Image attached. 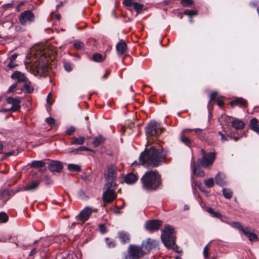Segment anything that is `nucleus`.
Here are the masks:
<instances>
[{
	"label": "nucleus",
	"instance_id": "nucleus-2",
	"mask_svg": "<svg viewBox=\"0 0 259 259\" xmlns=\"http://www.w3.org/2000/svg\"><path fill=\"white\" fill-rule=\"evenodd\" d=\"M141 180L142 187L146 190H155L161 185L160 177L155 171H149L146 172Z\"/></svg>",
	"mask_w": 259,
	"mask_h": 259
},
{
	"label": "nucleus",
	"instance_id": "nucleus-13",
	"mask_svg": "<svg viewBox=\"0 0 259 259\" xmlns=\"http://www.w3.org/2000/svg\"><path fill=\"white\" fill-rule=\"evenodd\" d=\"M40 180H32L21 188V191H34L37 189L40 184Z\"/></svg>",
	"mask_w": 259,
	"mask_h": 259
},
{
	"label": "nucleus",
	"instance_id": "nucleus-53",
	"mask_svg": "<svg viewBox=\"0 0 259 259\" xmlns=\"http://www.w3.org/2000/svg\"><path fill=\"white\" fill-rule=\"evenodd\" d=\"M43 180L46 185H49L52 183V180L47 175L44 177Z\"/></svg>",
	"mask_w": 259,
	"mask_h": 259
},
{
	"label": "nucleus",
	"instance_id": "nucleus-10",
	"mask_svg": "<svg viewBox=\"0 0 259 259\" xmlns=\"http://www.w3.org/2000/svg\"><path fill=\"white\" fill-rule=\"evenodd\" d=\"M117 176L116 167L113 165H109L105 173V178L107 182H113Z\"/></svg>",
	"mask_w": 259,
	"mask_h": 259
},
{
	"label": "nucleus",
	"instance_id": "nucleus-29",
	"mask_svg": "<svg viewBox=\"0 0 259 259\" xmlns=\"http://www.w3.org/2000/svg\"><path fill=\"white\" fill-rule=\"evenodd\" d=\"M105 141V139L101 136H99L96 137L94 140L93 141V144L94 146L97 147L101 143H103Z\"/></svg>",
	"mask_w": 259,
	"mask_h": 259
},
{
	"label": "nucleus",
	"instance_id": "nucleus-4",
	"mask_svg": "<svg viewBox=\"0 0 259 259\" xmlns=\"http://www.w3.org/2000/svg\"><path fill=\"white\" fill-rule=\"evenodd\" d=\"M116 184L113 182H107L105 184L103 193V201L106 203L113 202L116 198Z\"/></svg>",
	"mask_w": 259,
	"mask_h": 259
},
{
	"label": "nucleus",
	"instance_id": "nucleus-44",
	"mask_svg": "<svg viewBox=\"0 0 259 259\" xmlns=\"http://www.w3.org/2000/svg\"><path fill=\"white\" fill-rule=\"evenodd\" d=\"M181 141L188 146H190L192 144V141L186 136H182L181 137Z\"/></svg>",
	"mask_w": 259,
	"mask_h": 259
},
{
	"label": "nucleus",
	"instance_id": "nucleus-5",
	"mask_svg": "<svg viewBox=\"0 0 259 259\" xmlns=\"http://www.w3.org/2000/svg\"><path fill=\"white\" fill-rule=\"evenodd\" d=\"M201 153L202 157L198 159L199 164L203 167L210 168L215 159L216 153L215 152L206 153L205 150L202 149Z\"/></svg>",
	"mask_w": 259,
	"mask_h": 259
},
{
	"label": "nucleus",
	"instance_id": "nucleus-22",
	"mask_svg": "<svg viewBox=\"0 0 259 259\" xmlns=\"http://www.w3.org/2000/svg\"><path fill=\"white\" fill-rule=\"evenodd\" d=\"M118 237L121 242L123 243H128L130 241V236L129 234L126 232H119L118 233Z\"/></svg>",
	"mask_w": 259,
	"mask_h": 259
},
{
	"label": "nucleus",
	"instance_id": "nucleus-16",
	"mask_svg": "<svg viewBox=\"0 0 259 259\" xmlns=\"http://www.w3.org/2000/svg\"><path fill=\"white\" fill-rule=\"evenodd\" d=\"M117 54L119 56L126 52L127 45L123 40H120L116 46Z\"/></svg>",
	"mask_w": 259,
	"mask_h": 259
},
{
	"label": "nucleus",
	"instance_id": "nucleus-23",
	"mask_svg": "<svg viewBox=\"0 0 259 259\" xmlns=\"http://www.w3.org/2000/svg\"><path fill=\"white\" fill-rule=\"evenodd\" d=\"M11 77L13 79H17L18 82H25L26 80V78L24 74L18 71L14 72L12 75Z\"/></svg>",
	"mask_w": 259,
	"mask_h": 259
},
{
	"label": "nucleus",
	"instance_id": "nucleus-59",
	"mask_svg": "<svg viewBox=\"0 0 259 259\" xmlns=\"http://www.w3.org/2000/svg\"><path fill=\"white\" fill-rule=\"evenodd\" d=\"M15 152L14 151H10V152H7V153H6L4 156L5 157H9L12 155H14L15 154Z\"/></svg>",
	"mask_w": 259,
	"mask_h": 259
},
{
	"label": "nucleus",
	"instance_id": "nucleus-18",
	"mask_svg": "<svg viewBox=\"0 0 259 259\" xmlns=\"http://www.w3.org/2000/svg\"><path fill=\"white\" fill-rule=\"evenodd\" d=\"M192 169L194 174L199 177H203L205 175L204 171L200 167L199 165L193 162L192 164Z\"/></svg>",
	"mask_w": 259,
	"mask_h": 259
},
{
	"label": "nucleus",
	"instance_id": "nucleus-48",
	"mask_svg": "<svg viewBox=\"0 0 259 259\" xmlns=\"http://www.w3.org/2000/svg\"><path fill=\"white\" fill-rule=\"evenodd\" d=\"M24 89L28 93H31L33 91V88L28 83H25Z\"/></svg>",
	"mask_w": 259,
	"mask_h": 259
},
{
	"label": "nucleus",
	"instance_id": "nucleus-61",
	"mask_svg": "<svg viewBox=\"0 0 259 259\" xmlns=\"http://www.w3.org/2000/svg\"><path fill=\"white\" fill-rule=\"evenodd\" d=\"M51 96H52V94H51V93H50L48 94V97H47V103H48V104H50V105H51V104H52V103L50 102V98H51Z\"/></svg>",
	"mask_w": 259,
	"mask_h": 259
},
{
	"label": "nucleus",
	"instance_id": "nucleus-9",
	"mask_svg": "<svg viewBox=\"0 0 259 259\" xmlns=\"http://www.w3.org/2000/svg\"><path fill=\"white\" fill-rule=\"evenodd\" d=\"M34 19L33 13L30 10H27L22 13L19 16V22L22 25H25L34 21Z\"/></svg>",
	"mask_w": 259,
	"mask_h": 259
},
{
	"label": "nucleus",
	"instance_id": "nucleus-33",
	"mask_svg": "<svg viewBox=\"0 0 259 259\" xmlns=\"http://www.w3.org/2000/svg\"><path fill=\"white\" fill-rule=\"evenodd\" d=\"M204 183L207 188H211L213 186L214 182L213 179L210 178L209 179L205 180L204 181Z\"/></svg>",
	"mask_w": 259,
	"mask_h": 259
},
{
	"label": "nucleus",
	"instance_id": "nucleus-62",
	"mask_svg": "<svg viewBox=\"0 0 259 259\" xmlns=\"http://www.w3.org/2000/svg\"><path fill=\"white\" fill-rule=\"evenodd\" d=\"M17 56H18V55H17V54H13V55L10 57V60H11V61H14V60L16 59V58H17Z\"/></svg>",
	"mask_w": 259,
	"mask_h": 259
},
{
	"label": "nucleus",
	"instance_id": "nucleus-19",
	"mask_svg": "<svg viewBox=\"0 0 259 259\" xmlns=\"http://www.w3.org/2000/svg\"><path fill=\"white\" fill-rule=\"evenodd\" d=\"M138 177L133 173H129L125 176L124 181L127 184H132L135 183L138 180Z\"/></svg>",
	"mask_w": 259,
	"mask_h": 259
},
{
	"label": "nucleus",
	"instance_id": "nucleus-34",
	"mask_svg": "<svg viewBox=\"0 0 259 259\" xmlns=\"http://www.w3.org/2000/svg\"><path fill=\"white\" fill-rule=\"evenodd\" d=\"M8 194V192L6 191H4L0 193V206H3L4 204L6 203L7 201V199L4 198V196L7 195Z\"/></svg>",
	"mask_w": 259,
	"mask_h": 259
},
{
	"label": "nucleus",
	"instance_id": "nucleus-24",
	"mask_svg": "<svg viewBox=\"0 0 259 259\" xmlns=\"http://www.w3.org/2000/svg\"><path fill=\"white\" fill-rule=\"evenodd\" d=\"M246 104V101L244 100L242 98H238L232 101L230 103V105L232 107L236 106H239L240 107L245 106Z\"/></svg>",
	"mask_w": 259,
	"mask_h": 259
},
{
	"label": "nucleus",
	"instance_id": "nucleus-51",
	"mask_svg": "<svg viewBox=\"0 0 259 259\" xmlns=\"http://www.w3.org/2000/svg\"><path fill=\"white\" fill-rule=\"evenodd\" d=\"M47 123L50 125H53L55 123V121L54 118L51 117H48L46 119Z\"/></svg>",
	"mask_w": 259,
	"mask_h": 259
},
{
	"label": "nucleus",
	"instance_id": "nucleus-56",
	"mask_svg": "<svg viewBox=\"0 0 259 259\" xmlns=\"http://www.w3.org/2000/svg\"><path fill=\"white\" fill-rule=\"evenodd\" d=\"M219 134L221 136L222 142H224L228 140L227 137H226L221 132H219Z\"/></svg>",
	"mask_w": 259,
	"mask_h": 259
},
{
	"label": "nucleus",
	"instance_id": "nucleus-31",
	"mask_svg": "<svg viewBox=\"0 0 259 259\" xmlns=\"http://www.w3.org/2000/svg\"><path fill=\"white\" fill-rule=\"evenodd\" d=\"M231 225L233 226L234 227L238 229L239 231H241L243 233H244V230L246 229L247 227H243L240 223L239 222H232L230 224Z\"/></svg>",
	"mask_w": 259,
	"mask_h": 259
},
{
	"label": "nucleus",
	"instance_id": "nucleus-60",
	"mask_svg": "<svg viewBox=\"0 0 259 259\" xmlns=\"http://www.w3.org/2000/svg\"><path fill=\"white\" fill-rule=\"evenodd\" d=\"M217 104L219 107H222L224 104V101L222 100L217 99Z\"/></svg>",
	"mask_w": 259,
	"mask_h": 259
},
{
	"label": "nucleus",
	"instance_id": "nucleus-42",
	"mask_svg": "<svg viewBox=\"0 0 259 259\" xmlns=\"http://www.w3.org/2000/svg\"><path fill=\"white\" fill-rule=\"evenodd\" d=\"M209 244H207L203 248V255L205 259L209 258Z\"/></svg>",
	"mask_w": 259,
	"mask_h": 259
},
{
	"label": "nucleus",
	"instance_id": "nucleus-3",
	"mask_svg": "<svg viewBox=\"0 0 259 259\" xmlns=\"http://www.w3.org/2000/svg\"><path fill=\"white\" fill-rule=\"evenodd\" d=\"M163 127L159 122L151 121L145 127L148 143L154 141L161 134Z\"/></svg>",
	"mask_w": 259,
	"mask_h": 259
},
{
	"label": "nucleus",
	"instance_id": "nucleus-21",
	"mask_svg": "<svg viewBox=\"0 0 259 259\" xmlns=\"http://www.w3.org/2000/svg\"><path fill=\"white\" fill-rule=\"evenodd\" d=\"M243 234L246 236L249 240L251 242L256 241L258 240V237L257 236L250 231V230L248 228H246V229L244 230Z\"/></svg>",
	"mask_w": 259,
	"mask_h": 259
},
{
	"label": "nucleus",
	"instance_id": "nucleus-63",
	"mask_svg": "<svg viewBox=\"0 0 259 259\" xmlns=\"http://www.w3.org/2000/svg\"><path fill=\"white\" fill-rule=\"evenodd\" d=\"M13 6V4H12V3H10V4H6L5 5H4V8H12Z\"/></svg>",
	"mask_w": 259,
	"mask_h": 259
},
{
	"label": "nucleus",
	"instance_id": "nucleus-7",
	"mask_svg": "<svg viewBox=\"0 0 259 259\" xmlns=\"http://www.w3.org/2000/svg\"><path fill=\"white\" fill-rule=\"evenodd\" d=\"M146 254L143 247L131 244L128 248V254L132 259H139Z\"/></svg>",
	"mask_w": 259,
	"mask_h": 259
},
{
	"label": "nucleus",
	"instance_id": "nucleus-45",
	"mask_svg": "<svg viewBox=\"0 0 259 259\" xmlns=\"http://www.w3.org/2000/svg\"><path fill=\"white\" fill-rule=\"evenodd\" d=\"M184 14H185L186 15L189 16L190 17H192L193 16L197 15V12L195 10H186L184 11Z\"/></svg>",
	"mask_w": 259,
	"mask_h": 259
},
{
	"label": "nucleus",
	"instance_id": "nucleus-36",
	"mask_svg": "<svg viewBox=\"0 0 259 259\" xmlns=\"http://www.w3.org/2000/svg\"><path fill=\"white\" fill-rule=\"evenodd\" d=\"M207 211L213 217L217 218L221 217V214L218 211H215L212 208H208Z\"/></svg>",
	"mask_w": 259,
	"mask_h": 259
},
{
	"label": "nucleus",
	"instance_id": "nucleus-17",
	"mask_svg": "<svg viewBox=\"0 0 259 259\" xmlns=\"http://www.w3.org/2000/svg\"><path fill=\"white\" fill-rule=\"evenodd\" d=\"M49 168L51 171L59 172L62 169L63 166L59 161H53L50 163Z\"/></svg>",
	"mask_w": 259,
	"mask_h": 259
},
{
	"label": "nucleus",
	"instance_id": "nucleus-54",
	"mask_svg": "<svg viewBox=\"0 0 259 259\" xmlns=\"http://www.w3.org/2000/svg\"><path fill=\"white\" fill-rule=\"evenodd\" d=\"M17 83L16 82L13 83L12 85H11L9 87L7 92L8 93L13 92L15 90V89L17 88Z\"/></svg>",
	"mask_w": 259,
	"mask_h": 259
},
{
	"label": "nucleus",
	"instance_id": "nucleus-30",
	"mask_svg": "<svg viewBox=\"0 0 259 259\" xmlns=\"http://www.w3.org/2000/svg\"><path fill=\"white\" fill-rule=\"evenodd\" d=\"M45 165V163L41 160L33 161L31 164V167L35 168H41Z\"/></svg>",
	"mask_w": 259,
	"mask_h": 259
},
{
	"label": "nucleus",
	"instance_id": "nucleus-57",
	"mask_svg": "<svg viewBox=\"0 0 259 259\" xmlns=\"http://www.w3.org/2000/svg\"><path fill=\"white\" fill-rule=\"evenodd\" d=\"M99 229H100V232L104 234L106 232V227L104 225H102V224L100 225L99 226Z\"/></svg>",
	"mask_w": 259,
	"mask_h": 259
},
{
	"label": "nucleus",
	"instance_id": "nucleus-49",
	"mask_svg": "<svg viewBox=\"0 0 259 259\" xmlns=\"http://www.w3.org/2000/svg\"><path fill=\"white\" fill-rule=\"evenodd\" d=\"M74 47L77 50H81L83 48V44L79 41H75L74 43Z\"/></svg>",
	"mask_w": 259,
	"mask_h": 259
},
{
	"label": "nucleus",
	"instance_id": "nucleus-38",
	"mask_svg": "<svg viewBox=\"0 0 259 259\" xmlns=\"http://www.w3.org/2000/svg\"><path fill=\"white\" fill-rule=\"evenodd\" d=\"M90 149L84 146H80V147L74 149L70 151L71 153L77 154L78 151H89Z\"/></svg>",
	"mask_w": 259,
	"mask_h": 259
},
{
	"label": "nucleus",
	"instance_id": "nucleus-1",
	"mask_svg": "<svg viewBox=\"0 0 259 259\" xmlns=\"http://www.w3.org/2000/svg\"><path fill=\"white\" fill-rule=\"evenodd\" d=\"M166 155V152L160 146H151L141 153L140 162L148 168L157 167L164 161Z\"/></svg>",
	"mask_w": 259,
	"mask_h": 259
},
{
	"label": "nucleus",
	"instance_id": "nucleus-43",
	"mask_svg": "<svg viewBox=\"0 0 259 259\" xmlns=\"http://www.w3.org/2000/svg\"><path fill=\"white\" fill-rule=\"evenodd\" d=\"M192 130L195 132L196 134L201 140L204 139L205 137L203 134H202V130L201 129L195 128L193 129Z\"/></svg>",
	"mask_w": 259,
	"mask_h": 259
},
{
	"label": "nucleus",
	"instance_id": "nucleus-40",
	"mask_svg": "<svg viewBox=\"0 0 259 259\" xmlns=\"http://www.w3.org/2000/svg\"><path fill=\"white\" fill-rule=\"evenodd\" d=\"M134 1V0H124L122 3L128 10H131L130 8L133 5Z\"/></svg>",
	"mask_w": 259,
	"mask_h": 259
},
{
	"label": "nucleus",
	"instance_id": "nucleus-50",
	"mask_svg": "<svg viewBox=\"0 0 259 259\" xmlns=\"http://www.w3.org/2000/svg\"><path fill=\"white\" fill-rule=\"evenodd\" d=\"M75 128L73 126L69 127L66 131V134L68 135H73L75 132Z\"/></svg>",
	"mask_w": 259,
	"mask_h": 259
},
{
	"label": "nucleus",
	"instance_id": "nucleus-14",
	"mask_svg": "<svg viewBox=\"0 0 259 259\" xmlns=\"http://www.w3.org/2000/svg\"><path fill=\"white\" fill-rule=\"evenodd\" d=\"M158 242L155 240L148 238L145 241H143L142 246L145 250L149 251L152 248L157 247Z\"/></svg>",
	"mask_w": 259,
	"mask_h": 259
},
{
	"label": "nucleus",
	"instance_id": "nucleus-55",
	"mask_svg": "<svg viewBox=\"0 0 259 259\" xmlns=\"http://www.w3.org/2000/svg\"><path fill=\"white\" fill-rule=\"evenodd\" d=\"M218 95V93L217 92H213L211 93L210 95V100L209 102L211 101L214 100Z\"/></svg>",
	"mask_w": 259,
	"mask_h": 259
},
{
	"label": "nucleus",
	"instance_id": "nucleus-15",
	"mask_svg": "<svg viewBox=\"0 0 259 259\" xmlns=\"http://www.w3.org/2000/svg\"><path fill=\"white\" fill-rule=\"evenodd\" d=\"M7 102L8 103L12 104V106L11 108L12 111L16 112L20 110L21 102L19 99L9 97L7 99Z\"/></svg>",
	"mask_w": 259,
	"mask_h": 259
},
{
	"label": "nucleus",
	"instance_id": "nucleus-8",
	"mask_svg": "<svg viewBox=\"0 0 259 259\" xmlns=\"http://www.w3.org/2000/svg\"><path fill=\"white\" fill-rule=\"evenodd\" d=\"M34 69L40 75H46L48 71V61L45 57H41L34 64Z\"/></svg>",
	"mask_w": 259,
	"mask_h": 259
},
{
	"label": "nucleus",
	"instance_id": "nucleus-64",
	"mask_svg": "<svg viewBox=\"0 0 259 259\" xmlns=\"http://www.w3.org/2000/svg\"><path fill=\"white\" fill-rule=\"evenodd\" d=\"M36 249L35 248L32 249L29 253V255H30V256L33 255L36 253Z\"/></svg>",
	"mask_w": 259,
	"mask_h": 259
},
{
	"label": "nucleus",
	"instance_id": "nucleus-12",
	"mask_svg": "<svg viewBox=\"0 0 259 259\" xmlns=\"http://www.w3.org/2000/svg\"><path fill=\"white\" fill-rule=\"evenodd\" d=\"M162 223L158 220H151L146 222L145 227L149 231H155L158 230Z\"/></svg>",
	"mask_w": 259,
	"mask_h": 259
},
{
	"label": "nucleus",
	"instance_id": "nucleus-35",
	"mask_svg": "<svg viewBox=\"0 0 259 259\" xmlns=\"http://www.w3.org/2000/svg\"><path fill=\"white\" fill-rule=\"evenodd\" d=\"M105 240L109 248H113L115 246L116 242L114 240L106 238Z\"/></svg>",
	"mask_w": 259,
	"mask_h": 259
},
{
	"label": "nucleus",
	"instance_id": "nucleus-39",
	"mask_svg": "<svg viewBox=\"0 0 259 259\" xmlns=\"http://www.w3.org/2000/svg\"><path fill=\"white\" fill-rule=\"evenodd\" d=\"M133 6L138 13L141 12L143 8V5L136 2L133 3Z\"/></svg>",
	"mask_w": 259,
	"mask_h": 259
},
{
	"label": "nucleus",
	"instance_id": "nucleus-11",
	"mask_svg": "<svg viewBox=\"0 0 259 259\" xmlns=\"http://www.w3.org/2000/svg\"><path fill=\"white\" fill-rule=\"evenodd\" d=\"M93 212V209L92 207L87 206L80 211L77 216V219L82 222H84L89 219Z\"/></svg>",
	"mask_w": 259,
	"mask_h": 259
},
{
	"label": "nucleus",
	"instance_id": "nucleus-25",
	"mask_svg": "<svg viewBox=\"0 0 259 259\" xmlns=\"http://www.w3.org/2000/svg\"><path fill=\"white\" fill-rule=\"evenodd\" d=\"M258 121L255 118H252L250 121V128L257 134H259Z\"/></svg>",
	"mask_w": 259,
	"mask_h": 259
},
{
	"label": "nucleus",
	"instance_id": "nucleus-27",
	"mask_svg": "<svg viewBox=\"0 0 259 259\" xmlns=\"http://www.w3.org/2000/svg\"><path fill=\"white\" fill-rule=\"evenodd\" d=\"M85 138L83 137H79L78 138L73 137L71 141V145H81L83 144Z\"/></svg>",
	"mask_w": 259,
	"mask_h": 259
},
{
	"label": "nucleus",
	"instance_id": "nucleus-20",
	"mask_svg": "<svg viewBox=\"0 0 259 259\" xmlns=\"http://www.w3.org/2000/svg\"><path fill=\"white\" fill-rule=\"evenodd\" d=\"M215 183L221 186L226 185L225 176L223 173L219 172L215 177Z\"/></svg>",
	"mask_w": 259,
	"mask_h": 259
},
{
	"label": "nucleus",
	"instance_id": "nucleus-32",
	"mask_svg": "<svg viewBox=\"0 0 259 259\" xmlns=\"http://www.w3.org/2000/svg\"><path fill=\"white\" fill-rule=\"evenodd\" d=\"M223 193L224 197L227 199H230L233 195V193L231 190L226 188L223 189Z\"/></svg>",
	"mask_w": 259,
	"mask_h": 259
},
{
	"label": "nucleus",
	"instance_id": "nucleus-47",
	"mask_svg": "<svg viewBox=\"0 0 259 259\" xmlns=\"http://www.w3.org/2000/svg\"><path fill=\"white\" fill-rule=\"evenodd\" d=\"M77 195H78V197L80 199H82V200H85L88 198V197L85 195L84 192L82 190H80L78 192Z\"/></svg>",
	"mask_w": 259,
	"mask_h": 259
},
{
	"label": "nucleus",
	"instance_id": "nucleus-26",
	"mask_svg": "<svg viewBox=\"0 0 259 259\" xmlns=\"http://www.w3.org/2000/svg\"><path fill=\"white\" fill-rule=\"evenodd\" d=\"M232 125L235 129L240 130L244 127V124L241 120L235 119L232 121Z\"/></svg>",
	"mask_w": 259,
	"mask_h": 259
},
{
	"label": "nucleus",
	"instance_id": "nucleus-52",
	"mask_svg": "<svg viewBox=\"0 0 259 259\" xmlns=\"http://www.w3.org/2000/svg\"><path fill=\"white\" fill-rule=\"evenodd\" d=\"M64 67L65 69L68 72H70V71L72 70V66H71V64H69V63H67V62L64 63Z\"/></svg>",
	"mask_w": 259,
	"mask_h": 259
},
{
	"label": "nucleus",
	"instance_id": "nucleus-6",
	"mask_svg": "<svg viewBox=\"0 0 259 259\" xmlns=\"http://www.w3.org/2000/svg\"><path fill=\"white\" fill-rule=\"evenodd\" d=\"M174 232V229L171 228L169 226L166 227L163 230L161 238L162 242L167 247H171L175 244Z\"/></svg>",
	"mask_w": 259,
	"mask_h": 259
},
{
	"label": "nucleus",
	"instance_id": "nucleus-41",
	"mask_svg": "<svg viewBox=\"0 0 259 259\" xmlns=\"http://www.w3.org/2000/svg\"><path fill=\"white\" fill-rule=\"evenodd\" d=\"M93 59L96 62H101L104 60V58L102 55L100 54H95L93 56Z\"/></svg>",
	"mask_w": 259,
	"mask_h": 259
},
{
	"label": "nucleus",
	"instance_id": "nucleus-58",
	"mask_svg": "<svg viewBox=\"0 0 259 259\" xmlns=\"http://www.w3.org/2000/svg\"><path fill=\"white\" fill-rule=\"evenodd\" d=\"M16 66L17 64L15 62H14V61H11L8 65V67L10 68H14Z\"/></svg>",
	"mask_w": 259,
	"mask_h": 259
},
{
	"label": "nucleus",
	"instance_id": "nucleus-28",
	"mask_svg": "<svg viewBox=\"0 0 259 259\" xmlns=\"http://www.w3.org/2000/svg\"><path fill=\"white\" fill-rule=\"evenodd\" d=\"M68 169L72 172H78L81 170L80 166L77 164H69L68 165Z\"/></svg>",
	"mask_w": 259,
	"mask_h": 259
},
{
	"label": "nucleus",
	"instance_id": "nucleus-46",
	"mask_svg": "<svg viewBox=\"0 0 259 259\" xmlns=\"http://www.w3.org/2000/svg\"><path fill=\"white\" fill-rule=\"evenodd\" d=\"M181 4L184 7H189L193 4L192 0H181Z\"/></svg>",
	"mask_w": 259,
	"mask_h": 259
},
{
	"label": "nucleus",
	"instance_id": "nucleus-37",
	"mask_svg": "<svg viewBox=\"0 0 259 259\" xmlns=\"http://www.w3.org/2000/svg\"><path fill=\"white\" fill-rule=\"evenodd\" d=\"M9 217L4 212H0V223H6L8 221Z\"/></svg>",
	"mask_w": 259,
	"mask_h": 259
}]
</instances>
